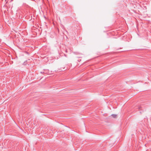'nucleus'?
<instances>
[{
	"mask_svg": "<svg viewBox=\"0 0 151 151\" xmlns=\"http://www.w3.org/2000/svg\"><path fill=\"white\" fill-rule=\"evenodd\" d=\"M111 116L114 118H116L117 116V115L116 114H113L111 115Z\"/></svg>",
	"mask_w": 151,
	"mask_h": 151,
	"instance_id": "f257e3e1",
	"label": "nucleus"
},
{
	"mask_svg": "<svg viewBox=\"0 0 151 151\" xmlns=\"http://www.w3.org/2000/svg\"><path fill=\"white\" fill-rule=\"evenodd\" d=\"M68 8H67V9H71L70 7V6H68Z\"/></svg>",
	"mask_w": 151,
	"mask_h": 151,
	"instance_id": "f03ea898",
	"label": "nucleus"
},
{
	"mask_svg": "<svg viewBox=\"0 0 151 151\" xmlns=\"http://www.w3.org/2000/svg\"><path fill=\"white\" fill-rule=\"evenodd\" d=\"M133 11H134V12H136V10H133Z\"/></svg>",
	"mask_w": 151,
	"mask_h": 151,
	"instance_id": "7ed1b4c3",
	"label": "nucleus"
},
{
	"mask_svg": "<svg viewBox=\"0 0 151 151\" xmlns=\"http://www.w3.org/2000/svg\"><path fill=\"white\" fill-rule=\"evenodd\" d=\"M44 18H45V19H46V17H45V16H44Z\"/></svg>",
	"mask_w": 151,
	"mask_h": 151,
	"instance_id": "20e7f679",
	"label": "nucleus"
}]
</instances>
